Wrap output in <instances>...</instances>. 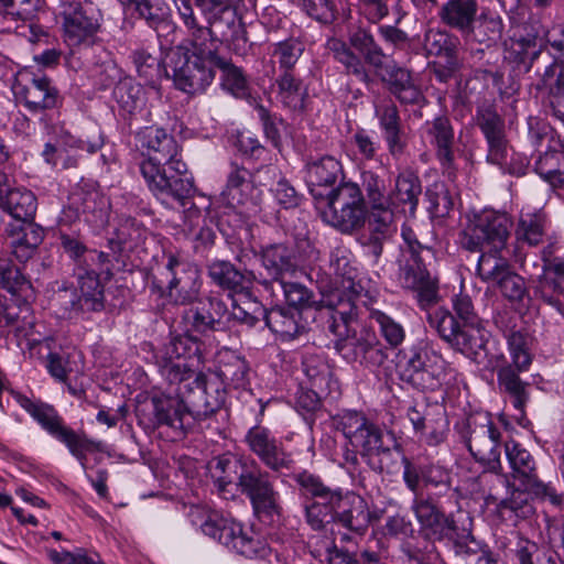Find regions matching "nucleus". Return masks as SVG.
I'll return each instance as SVG.
<instances>
[{
    "mask_svg": "<svg viewBox=\"0 0 564 564\" xmlns=\"http://www.w3.org/2000/svg\"><path fill=\"white\" fill-rule=\"evenodd\" d=\"M137 142L148 155L140 171L150 191L161 200L184 202L194 187L191 180L182 177L187 166L180 158L174 137L164 129L145 127L137 133Z\"/></svg>",
    "mask_w": 564,
    "mask_h": 564,
    "instance_id": "obj_1",
    "label": "nucleus"
},
{
    "mask_svg": "<svg viewBox=\"0 0 564 564\" xmlns=\"http://www.w3.org/2000/svg\"><path fill=\"white\" fill-rule=\"evenodd\" d=\"M198 351V344L192 336H180L171 340L158 362L162 376L178 384L176 391L184 398L188 413L206 417L221 406L223 399L218 394L212 395L205 379L186 362V357L191 358Z\"/></svg>",
    "mask_w": 564,
    "mask_h": 564,
    "instance_id": "obj_2",
    "label": "nucleus"
},
{
    "mask_svg": "<svg viewBox=\"0 0 564 564\" xmlns=\"http://www.w3.org/2000/svg\"><path fill=\"white\" fill-rule=\"evenodd\" d=\"M207 31H199L194 42H183L166 55L165 73L175 87L186 94H202L215 78L216 47Z\"/></svg>",
    "mask_w": 564,
    "mask_h": 564,
    "instance_id": "obj_3",
    "label": "nucleus"
},
{
    "mask_svg": "<svg viewBox=\"0 0 564 564\" xmlns=\"http://www.w3.org/2000/svg\"><path fill=\"white\" fill-rule=\"evenodd\" d=\"M212 475L219 492L236 481L240 492L250 499L258 514L279 513V492L274 489L270 476L254 462H242L229 456L217 457L213 462Z\"/></svg>",
    "mask_w": 564,
    "mask_h": 564,
    "instance_id": "obj_4",
    "label": "nucleus"
},
{
    "mask_svg": "<svg viewBox=\"0 0 564 564\" xmlns=\"http://www.w3.org/2000/svg\"><path fill=\"white\" fill-rule=\"evenodd\" d=\"M411 510L420 525L421 535L431 542L448 540L453 542L457 554L475 552L470 543L474 538L467 531L458 532V528L452 514H446L430 497L416 496L411 505Z\"/></svg>",
    "mask_w": 564,
    "mask_h": 564,
    "instance_id": "obj_5",
    "label": "nucleus"
},
{
    "mask_svg": "<svg viewBox=\"0 0 564 564\" xmlns=\"http://www.w3.org/2000/svg\"><path fill=\"white\" fill-rule=\"evenodd\" d=\"M401 379L421 390H435L445 380V361L424 341L399 351Z\"/></svg>",
    "mask_w": 564,
    "mask_h": 564,
    "instance_id": "obj_6",
    "label": "nucleus"
},
{
    "mask_svg": "<svg viewBox=\"0 0 564 564\" xmlns=\"http://www.w3.org/2000/svg\"><path fill=\"white\" fill-rule=\"evenodd\" d=\"M327 202L323 219L329 226L346 235H351L365 226L368 208L358 184L341 183L330 191Z\"/></svg>",
    "mask_w": 564,
    "mask_h": 564,
    "instance_id": "obj_7",
    "label": "nucleus"
},
{
    "mask_svg": "<svg viewBox=\"0 0 564 564\" xmlns=\"http://www.w3.org/2000/svg\"><path fill=\"white\" fill-rule=\"evenodd\" d=\"M511 220L505 213L482 210L475 215L460 235V246L471 252L503 251Z\"/></svg>",
    "mask_w": 564,
    "mask_h": 564,
    "instance_id": "obj_8",
    "label": "nucleus"
},
{
    "mask_svg": "<svg viewBox=\"0 0 564 564\" xmlns=\"http://www.w3.org/2000/svg\"><path fill=\"white\" fill-rule=\"evenodd\" d=\"M467 447L476 460L490 471L501 470V433L488 413H478L468 417L464 433Z\"/></svg>",
    "mask_w": 564,
    "mask_h": 564,
    "instance_id": "obj_9",
    "label": "nucleus"
},
{
    "mask_svg": "<svg viewBox=\"0 0 564 564\" xmlns=\"http://www.w3.org/2000/svg\"><path fill=\"white\" fill-rule=\"evenodd\" d=\"M200 528L206 535L246 557L264 556L269 551L263 541L248 535L240 523L218 511L208 512Z\"/></svg>",
    "mask_w": 564,
    "mask_h": 564,
    "instance_id": "obj_10",
    "label": "nucleus"
},
{
    "mask_svg": "<svg viewBox=\"0 0 564 564\" xmlns=\"http://www.w3.org/2000/svg\"><path fill=\"white\" fill-rule=\"evenodd\" d=\"M505 452L511 469L512 484H519L520 488L532 492L538 498L547 499L553 506L564 500V494H556L553 487L539 479L535 460L521 444L513 441L507 442Z\"/></svg>",
    "mask_w": 564,
    "mask_h": 564,
    "instance_id": "obj_11",
    "label": "nucleus"
},
{
    "mask_svg": "<svg viewBox=\"0 0 564 564\" xmlns=\"http://www.w3.org/2000/svg\"><path fill=\"white\" fill-rule=\"evenodd\" d=\"M12 91L17 100L34 115L55 109L62 104L59 91L51 79L29 70L18 73Z\"/></svg>",
    "mask_w": 564,
    "mask_h": 564,
    "instance_id": "obj_12",
    "label": "nucleus"
},
{
    "mask_svg": "<svg viewBox=\"0 0 564 564\" xmlns=\"http://www.w3.org/2000/svg\"><path fill=\"white\" fill-rule=\"evenodd\" d=\"M336 430L340 431L349 444L360 449L367 460L387 438V432L357 411H345L334 417Z\"/></svg>",
    "mask_w": 564,
    "mask_h": 564,
    "instance_id": "obj_13",
    "label": "nucleus"
},
{
    "mask_svg": "<svg viewBox=\"0 0 564 564\" xmlns=\"http://www.w3.org/2000/svg\"><path fill=\"white\" fill-rule=\"evenodd\" d=\"M166 270L171 273L166 285L167 299L180 305L194 303L198 299L200 289L198 269L171 253L167 258Z\"/></svg>",
    "mask_w": 564,
    "mask_h": 564,
    "instance_id": "obj_14",
    "label": "nucleus"
},
{
    "mask_svg": "<svg viewBox=\"0 0 564 564\" xmlns=\"http://www.w3.org/2000/svg\"><path fill=\"white\" fill-rule=\"evenodd\" d=\"M536 36L516 40L512 43V50L521 56L522 62H525L527 58L530 59L527 70L535 67V73L540 77L538 89L547 86L564 89V64L551 62L549 55H542L541 51H536Z\"/></svg>",
    "mask_w": 564,
    "mask_h": 564,
    "instance_id": "obj_15",
    "label": "nucleus"
},
{
    "mask_svg": "<svg viewBox=\"0 0 564 564\" xmlns=\"http://www.w3.org/2000/svg\"><path fill=\"white\" fill-rule=\"evenodd\" d=\"M430 257L431 254L417 253L401 256L399 260V282L403 288L416 291L422 305L432 304L437 297L436 283L424 264Z\"/></svg>",
    "mask_w": 564,
    "mask_h": 564,
    "instance_id": "obj_16",
    "label": "nucleus"
},
{
    "mask_svg": "<svg viewBox=\"0 0 564 564\" xmlns=\"http://www.w3.org/2000/svg\"><path fill=\"white\" fill-rule=\"evenodd\" d=\"M408 417L421 440L430 446L443 443L448 432L445 410L438 404H415L408 411Z\"/></svg>",
    "mask_w": 564,
    "mask_h": 564,
    "instance_id": "obj_17",
    "label": "nucleus"
},
{
    "mask_svg": "<svg viewBox=\"0 0 564 564\" xmlns=\"http://www.w3.org/2000/svg\"><path fill=\"white\" fill-rule=\"evenodd\" d=\"M245 442L249 449L272 470L289 468L293 462L291 454L285 452L282 443L267 427L260 425L251 427L245 436Z\"/></svg>",
    "mask_w": 564,
    "mask_h": 564,
    "instance_id": "obj_18",
    "label": "nucleus"
},
{
    "mask_svg": "<svg viewBox=\"0 0 564 564\" xmlns=\"http://www.w3.org/2000/svg\"><path fill=\"white\" fill-rule=\"evenodd\" d=\"M101 14L91 3L69 6L64 12V37L69 46L89 42L100 26Z\"/></svg>",
    "mask_w": 564,
    "mask_h": 564,
    "instance_id": "obj_19",
    "label": "nucleus"
},
{
    "mask_svg": "<svg viewBox=\"0 0 564 564\" xmlns=\"http://www.w3.org/2000/svg\"><path fill=\"white\" fill-rule=\"evenodd\" d=\"M75 442L70 445H66L70 453L76 456L90 480L93 487L100 497L106 496L105 485V468H104V456L101 443H95L87 440L75 432Z\"/></svg>",
    "mask_w": 564,
    "mask_h": 564,
    "instance_id": "obj_20",
    "label": "nucleus"
},
{
    "mask_svg": "<svg viewBox=\"0 0 564 564\" xmlns=\"http://www.w3.org/2000/svg\"><path fill=\"white\" fill-rule=\"evenodd\" d=\"M552 246L542 250L543 274L536 286V294L549 305L563 313L560 295L564 294V258L552 259Z\"/></svg>",
    "mask_w": 564,
    "mask_h": 564,
    "instance_id": "obj_21",
    "label": "nucleus"
},
{
    "mask_svg": "<svg viewBox=\"0 0 564 564\" xmlns=\"http://www.w3.org/2000/svg\"><path fill=\"white\" fill-rule=\"evenodd\" d=\"M20 312L28 314L29 307L25 306V307L21 308ZM7 317L10 323L15 324V328H14L15 335L19 338L24 339L26 341V345L31 351H33L37 347L40 349L39 351H42L43 348H45L48 351L46 355V364H45L48 372L55 379H57L59 381H65L67 378V370L64 365L63 358L61 356H58L57 354H54L51 351L52 339L48 337H45V338L35 337L34 333H33V328H34L33 319L29 318L28 315H23L21 317V319H22L21 322H20V317H17V319H14L13 315L11 313H8Z\"/></svg>",
    "mask_w": 564,
    "mask_h": 564,
    "instance_id": "obj_22",
    "label": "nucleus"
},
{
    "mask_svg": "<svg viewBox=\"0 0 564 564\" xmlns=\"http://www.w3.org/2000/svg\"><path fill=\"white\" fill-rule=\"evenodd\" d=\"M336 349L345 359L358 361L368 368H379L388 358L386 348L373 335L339 340Z\"/></svg>",
    "mask_w": 564,
    "mask_h": 564,
    "instance_id": "obj_23",
    "label": "nucleus"
},
{
    "mask_svg": "<svg viewBox=\"0 0 564 564\" xmlns=\"http://www.w3.org/2000/svg\"><path fill=\"white\" fill-rule=\"evenodd\" d=\"M330 265L334 269L335 275L338 281V291L334 294L338 299L341 294L346 295L347 299L351 297L355 301L362 302V305H367L368 291L362 284V279L359 278V272L356 267L352 265L350 259L345 254L344 251H336L332 256Z\"/></svg>",
    "mask_w": 564,
    "mask_h": 564,
    "instance_id": "obj_24",
    "label": "nucleus"
},
{
    "mask_svg": "<svg viewBox=\"0 0 564 564\" xmlns=\"http://www.w3.org/2000/svg\"><path fill=\"white\" fill-rule=\"evenodd\" d=\"M303 371L310 389L314 392L310 408H317L322 398L337 391L338 383L333 379L332 368L321 356H306L303 360Z\"/></svg>",
    "mask_w": 564,
    "mask_h": 564,
    "instance_id": "obj_25",
    "label": "nucleus"
},
{
    "mask_svg": "<svg viewBox=\"0 0 564 564\" xmlns=\"http://www.w3.org/2000/svg\"><path fill=\"white\" fill-rule=\"evenodd\" d=\"M145 409L151 410L152 424L167 425L175 431L185 429V419L189 414L185 401L172 397H154L138 411L144 412Z\"/></svg>",
    "mask_w": 564,
    "mask_h": 564,
    "instance_id": "obj_26",
    "label": "nucleus"
},
{
    "mask_svg": "<svg viewBox=\"0 0 564 564\" xmlns=\"http://www.w3.org/2000/svg\"><path fill=\"white\" fill-rule=\"evenodd\" d=\"M20 403L56 440L65 445L75 442V431L64 424L53 406L36 403L28 398H23Z\"/></svg>",
    "mask_w": 564,
    "mask_h": 564,
    "instance_id": "obj_27",
    "label": "nucleus"
},
{
    "mask_svg": "<svg viewBox=\"0 0 564 564\" xmlns=\"http://www.w3.org/2000/svg\"><path fill=\"white\" fill-rule=\"evenodd\" d=\"M275 99L283 108L294 112H302L308 99L307 87L293 72L280 74L274 84Z\"/></svg>",
    "mask_w": 564,
    "mask_h": 564,
    "instance_id": "obj_28",
    "label": "nucleus"
},
{
    "mask_svg": "<svg viewBox=\"0 0 564 564\" xmlns=\"http://www.w3.org/2000/svg\"><path fill=\"white\" fill-rule=\"evenodd\" d=\"M381 79L389 85L390 91L403 104H416L422 94L413 83L410 73L395 65L394 63H384L383 67L376 69Z\"/></svg>",
    "mask_w": 564,
    "mask_h": 564,
    "instance_id": "obj_29",
    "label": "nucleus"
},
{
    "mask_svg": "<svg viewBox=\"0 0 564 564\" xmlns=\"http://www.w3.org/2000/svg\"><path fill=\"white\" fill-rule=\"evenodd\" d=\"M44 237L43 229L34 223L11 226L9 243L12 254L20 262L33 257Z\"/></svg>",
    "mask_w": 564,
    "mask_h": 564,
    "instance_id": "obj_30",
    "label": "nucleus"
},
{
    "mask_svg": "<svg viewBox=\"0 0 564 564\" xmlns=\"http://www.w3.org/2000/svg\"><path fill=\"white\" fill-rule=\"evenodd\" d=\"M265 324L282 340L294 339L305 326L302 323V314L297 308L276 306L264 315Z\"/></svg>",
    "mask_w": 564,
    "mask_h": 564,
    "instance_id": "obj_31",
    "label": "nucleus"
},
{
    "mask_svg": "<svg viewBox=\"0 0 564 564\" xmlns=\"http://www.w3.org/2000/svg\"><path fill=\"white\" fill-rule=\"evenodd\" d=\"M252 191L251 173L242 166L231 164L226 186L221 192L224 203L230 207L245 205Z\"/></svg>",
    "mask_w": 564,
    "mask_h": 564,
    "instance_id": "obj_32",
    "label": "nucleus"
},
{
    "mask_svg": "<svg viewBox=\"0 0 564 564\" xmlns=\"http://www.w3.org/2000/svg\"><path fill=\"white\" fill-rule=\"evenodd\" d=\"M384 442L367 458L371 469L379 473L393 474L404 464V456L400 444L392 432H387Z\"/></svg>",
    "mask_w": 564,
    "mask_h": 564,
    "instance_id": "obj_33",
    "label": "nucleus"
},
{
    "mask_svg": "<svg viewBox=\"0 0 564 564\" xmlns=\"http://www.w3.org/2000/svg\"><path fill=\"white\" fill-rule=\"evenodd\" d=\"M0 207L8 212L13 218L32 223L36 209L37 200L35 195L28 188L15 187L8 189L0 202Z\"/></svg>",
    "mask_w": 564,
    "mask_h": 564,
    "instance_id": "obj_34",
    "label": "nucleus"
},
{
    "mask_svg": "<svg viewBox=\"0 0 564 564\" xmlns=\"http://www.w3.org/2000/svg\"><path fill=\"white\" fill-rule=\"evenodd\" d=\"M261 262L268 273L278 281L283 274L295 270L293 251L284 243L264 247L261 251Z\"/></svg>",
    "mask_w": 564,
    "mask_h": 564,
    "instance_id": "obj_35",
    "label": "nucleus"
},
{
    "mask_svg": "<svg viewBox=\"0 0 564 564\" xmlns=\"http://www.w3.org/2000/svg\"><path fill=\"white\" fill-rule=\"evenodd\" d=\"M546 232V216L540 210H522L514 236L517 241L535 247L543 241Z\"/></svg>",
    "mask_w": 564,
    "mask_h": 564,
    "instance_id": "obj_36",
    "label": "nucleus"
},
{
    "mask_svg": "<svg viewBox=\"0 0 564 564\" xmlns=\"http://www.w3.org/2000/svg\"><path fill=\"white\" fill-rule=\"evenodd\" d=\"M476 13V0H448L441 10V19L465 35L474 24Z\"/></svg>",
    "mask_w": 564,
    "mask_h": 564,
    "instance_id": "obj_37",
    "label": "nucleus"
},
{
    "mask_svg": "<svg viewBox=\"0 0 564 564\" xmlns=\"http://www.w3.org/2000/svg\"><path fill=\"white\" fill-rule=\"evenodd\" d=\"M209 276L219 286L227 289L234 294L239 291L250 290L253 275L238 271L227 261H215L209 265Z\"/></svg>",
    "mask_w": 564,
    "mask_h": 564,
    "instance_id": "obj_38",
    "label": "nucleus"
},
{
    "mask_svg": "<svg viewBox=\"0 0 564 564\" xmlns=\"http://www.w3.org/2000/svg\"><path fill=\"white\" fill-rule=\"evenodd\" d=\"M487 333L480 322L462 324L451 346L468 357H476L485 348Z\"/></svg>",
    "mask_w": 564,
    "mask_h": 564,
    "instance_id": "obj_39",
    "label": "nucleus"
},
{
    "mask_svg": "<svg viewBox=\"0 0 564 564\" xmlns=\"http://www.w3.org/2000/svg\"><path fill=\"white\" fill-rule=\"evenodd\" d=\"M306 181L310 185H333L341 173V165L334 156L325 155L307 161Z\"/></svg>",
    "mask_w": 564,
    "mask_h": 564,
    "instance_id": "obj_40",
    "label": "nucleus"
},
{
    "mask_svg": "<svg viewBox=\"0 0 564 564\" xmlns=\"http://www.w3.org/2000/svg\"><path fill=\"white\" fill-rule=\"evenodd\" d=\"M502 251L480 253L476 275L489 286H494L506 273L512 269L509 260L501 254Z\"/></svg>",
    "mask_w": 564,
    "mask_h": 564,
    "instance_id": "obj_41",
    "label": "nucleus"
},
{
    "mask_svg": "<svg viewBox=\"0 0 564 564\" xmlns=\"http://www.w3.org/2000/svg\"><path fill=\"white\" fill-rule=\"evenodd\" d=\"M333 305L334 310L328 328L338 337L337 344L339 340L349 338L347 336L349 324L357 316L358 308L362 305V302L355 301L351 297L344 299L343 296H338L337 303Z\"/></svg>",
    "mask_w": 564,
    "mask_h": 564,
    "instance_id": "obj_42",
    "label": "nucleus"
},
{
    "mask_svg": "<svg viewBox=\"0 0 564 564\" xmlns=\"http://www.w3.org/2000/svg\"><path fill=\"white\" fill-rule=\"evenodd\" d=\"M142 235L143 230L135 225L134 220L128 218L115 229L113 237L108 240V247L119 260L137 246Z\"/></svg>",
    "mask_w": 564,
    "mask_h": 564,
    "instance_id": "obj_43",
    "label": "nucleus"
},
{
    "mask_svg": "<svg viewBox=\"0 0 564 564\" xmlns=\"http://www.w3.org/2000/svg\"><path fill=\"white\" fill-rule=\"evenodd\" d=\"M231 305L232 318L248 325H254L261 317L264 318L267 313L263 305L251 296L249 290L234 294Z\"/></svg>",
    "mask_w": 564,
    "mask_h": 564,
    "instance_id": "obj_44",
    "label": "nucleus"
},
{
    "mask_svg": "<svg viewBox=\"0 0 564 564\" xmlns=\"http://www.w3.org/2000/svg\"><path fill=\"white\" fill-rule=\"evenodd\" d=\"M430 134L437 148V156L444 166H451L454 160V131L449 120L438 117L432 122Z\"/></svg>",
    "mask_w": 564,
    "mask_h": 564,
    "instance_id": "obj_45",
    "label": "nucleus"
},
{
    "mask_svg": "<svg viewBox=\"0 0 564 564\" xmlns=\"http://www.w3.org/2000/svg\"><path fill=\"white\" fill-rule=\"evenodd\" d=\"M421 192L419 177L411 171H403L398 175L394 189L390 196L395 204L409 205L410 212H414Z\"/></svg>",
    "mask_w": 564,
    "mask_h": 564,
    "instance_id": "obj_46",
    "label": "nucleus"
},
{
    "mask_svg": "<svg viewBox=\"0 0 564 564\" xmlns=\"http://www.w3.org/2000/svg\"><path fill=\"white\" fill-rule=\"evenodd\" d=\"M327 48L332 53L333 57L345 67L347 74L356 76L361 82H367L369 79V75L362 61L347 46L344 41L330 39L327 42Z\"/></svg>",
    "mask_w": 564,
    "mask_h": 564,
    "instance_id": "obj_47",
    "label": "nucleus"
},
{
    "mask_svg": "<svg viewBox=\"0 0 564 564\" xmlns=\"http://www.w3.org/2000/svg\"><path fill=\"white\" fill-rule=\"evenodd\" d=\"M361 181L370 209L391 208L393 200L387 191L384 178L372 171H364Z\"/></svg>",
    "mask_w": 564,
    "mask_h": 564,
    "instance_id": "obj_48",
    "label": "nucleus"
},
{
    "mask_svg": "<svg viewBox=\"0 0 564 564\" xmlns=\"http://www.w3.org/2000/svg\"><path fill=\"white\" fill-rule=\"evenodd\" d=\"M498 381L510 395L514 409L523 416L524 406L529 400L528 384L519 378L511 367H503L498 371Z\"/></svg>",
    "mask_w": 564,
    "mask_h": 564,
    "instance_id": "obj_49",
    "label": "nucleus"
},
{
    "mask_svg": "<svg viewBox=\"0 0 564 564\" xmlns=\"http://www.w3.org/2000/svg\"><path fill=\"white\" fill-rule=\"evenodd\" d=\"M349 505V509H345L343 507L336 513V521L340 522L345 528L355 531V532H364L369 524L370 514L366 508V505L362 499L359 497H352L346 503Z\"/></svg>",
    "mask_w": 564,
    "mask_h": 564,
    "instance_id": "obj_50",
    "label": "nucleus"
},
{
    "mask_svg": "<svg viewBox=\"0 0 564 564\" xmlns=\"http://www.w3.org/2000/svg\"><path fill=\"white\" fill-rule=\"evenodd\" d=\"M351 46L358 50L365 57V61L375 69L383 67L386 54L375 42L373 36L364 29L354 31L349 36Z\"/></svg>",
    "mask_w": 564,
    "mask_h": 564,
    "instance_id": "obj_51",
    "label": "nucleus"
},
{
    "mask_svg": "<svg viewBox=\"0 0 564 564\" xmlns=\"http://www.w3.org/2000/svg\"><path fill=\"white\" fill-rule=\"evenodd\" d=\"M369 317L378 325L380 335L391 348H397L404 341L405 329L392 316L380 310L370 308Z\"/></svg>",
    "mask_w": 564,
    "mask_h": 564,
    "instance_id": "obj_52",
    "label": "nucleus"
},
{
    "mask_svg": "<svg viewBox=\"0 0 564 564\" xmlns=\"http://www.w3.org/2000/svg\"><path fill=\"white\" fill-rule=\"evenodd\" d=\"M41 0H0V14L7 21H31L39 9Z\"/></svg>",
    "mask_w": 564,
    "mask_h": 564,
    "instance_id": "obj_53",
    "label": "nucleus"
},
{
    "mask_svg": "<svg viewBox=\"0 0 564 564\" xmlns=\"http://www.w3.org/2000/svg\"><path fill=\"white\" fill-rule=\"evenodd\" d=\"M305 50L304 43L299 39H289L274 44L272 56L283 69V73L293 72L294 66Z\"/></svg>",
    "mask_w": 564,
    "mask_h": 564,
    "instance_id": "obj_54",
    "label": "nucleus"
},
{
    "mask_svg": "<svg viewBox=\"0 0 564 564\" xmlns=\"http://www.w3.org/2000/svg\"><path fill=\"white\" fill-rule=\"evenodd\" d=\"M112 95L118 106L127 113H133L143 105L141 87L129 78L120 80Z\"/></svg>",
    "mask_w": 564,
    "mask_h": 564,
    "instance_id": "obj_55",
    "label": "nucleus"
},
{
    "mask_svg": "<svg viewBox=\"0 0 564 564\" xmlns=\"http://www.w3.org/2000/svg\"><path fill=\"white\" fill-rule=\"evenodd\" d=\"M365 230L381 237V239L390 241L397 232V225L392 209H370Z\"/></svg>",
    "mask_w": 564,
    "mask_h": 564,
    "instance_id": "obj_56",
    "label": "nucleus"
},
{
    "mask_svg": "<svg viewBox=\"0 0 564 564\" xmlns=\"http://www.w3.org/2000/svg\"><path fill=\"white\" fill-rule=\"evenodd\" d=\"M216 67L219 68L223 73L221 85L226 90L230 91L234 96L237 97L243 96L246 94L247 79L239 67L235 66L230 62L225 61L218 55L217 62L215 63V68Z\"/></svg>",
    "mask_w": 564,
    "mask_h": 564,
    "instance_id": "obj_57",
    "label": "nucleus"
},
{
    "mask_svg": "<svg viewBox=\"0 0 564 564\" xmlns=\"http://www.w3.org/2000/svg\"><path fill=\"white\" fill-rule=\"evenodd\" d=\"M213 317L209 315V310L205 300L198 301L195 306L189 307L183 315V322L187 332L205 334L210 330H216Z\"/></svg>",
    "mask_w": 564,
    "mask_h": 564,
    "instance_id": "obj_58",
    "label": "nucleus"
},
{
    "mask_svg": "<svg viewBox=\"0 0 564 564\" xmlns=\"http://www.w3.org/2000/svg\"><path fill=\"white\" fill-rule=\"evenodd\" d=\"M502 33V22L497 17L481 14L476 21V24L469 28V31L465 34L473 40L484 42H496L500 39Z\"/></svg>",
    "mask_w": 564,
    "mask_h": 564,
    "instance_id": "obj_59",
    "label": "nucleus"
},
{
    "mask_svg": "<svg viewBox=\"0 0 564 564\" xmlns=\"http://www.w3.org/2000/svg\"><path fill=\"white\" fill-rule=\"evenodd\" d=\"M79 289L86 304L94 311H101L104 304V285L94 271L86 272L79 279Z\"/></svg>",
    "mask_w": 564,
    "mask_h": 564,
    "instance_id": "obj_60",
    "label": "nucleus"
},
{
    "mask_svg": "<svg viewBox=\"0 0 564 564\" xmlns=\"http://www.w3.org/2000/svg\"><path fill=\"white\" fill-rule=\"evenodd\" d=\"M516 555L519 564H557L553 552L541 550L536 543L521 539Z\"/></svg>",
    "mask_w": 564,
    "mask_h": 564,
    "instance_id": "obj_61",
    "label": "nucleus"
},
{
    "mask_svg": "<svg viewBox=\"0 0 564 564\" xmlns=\"http://www.w3.org/2000/svg\"><path fill=\"white\" fill-rule=\"evenodd\" d=\"M427 323L434 328L443 340L451 344L462 324L444 308H436L427 314Z\"/></svg>",
    "mask_w": 564,
    "mask_h": 564,
    "instance_id": "obj_62",
    "label": "nucleus"
},
{
    "mask_svg": "<svg viewBox=\"0 0 564 564\" xmlns=\"http://www.w3.org/2000/svg\"><path fill=\"white\" fill-rule=\"evenodd\" d=\"M132 61L140 77L152 82L161 72V64L158 56L149 48H138L133 52Z\"/></svg>",
    "mask_w": 564,
    "mask_h": 564,
    "instance_id": "obj_63",
    "label": "nucleus"
},
{
    "mask_svg": "<svg viewBox=\"0 0 564 564\" xmlns=\"http://www.w3.org/2000/svg\"><path fill=\"white\" fill-rule=\"evenodd\" d=\"M503 297L509 301H521L527 293L525 282L522 276L511 269L506 276L499 280L494 286Z\"/></svg>",
    "mask_w": 564,
    "mask_h": 564,
    "instance_id": "obj_64",
    "label": "nucleus"
}]
</instances>
